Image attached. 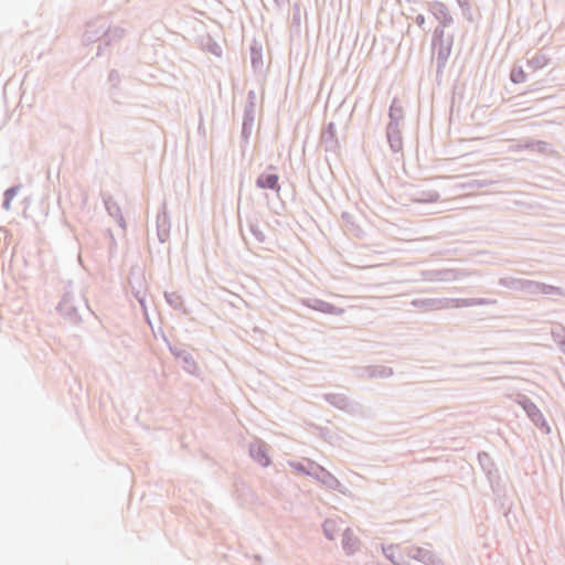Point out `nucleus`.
Returning a JSON list of instances; mask_svg holds the SVG:
<instances>
[{"label":"nucleus","mask_w":565,"mask_h":565,"mask_svg":"<svg viewBox=\"0 0 565 565\" xmlns=\"http://www.w3.org/2000/svg\"><path fill=\"white\" fill-rule=\"evenodd\" d=\"M402 113V109L401 108H396L395 107V103H393V105L391 106V117H395L396 114L399 116Z\"/></svg>","instance_id":"nucleus-3"},{"label":"nucleus","mask_w":565,"mask_h":565,"mask_svg":"<svg viewBox=\"0 0 565 565\" xmlns=\"http://www.w3.org/2000/svg\"><path fill=\"white\" fill-rule=\"evenodd\" d=\"M510 77L513 83L519 84V83H523L525 81L526 74L521 67H514L511 71Z\"/></svg>","instance_id":"nucleus-2"},{"label":"nucleus","mask_w":565,"mask_h":565,"mask_svg":"<svg viewBox=\"0 0 565 565\" xmlns=\"http://www.w3.org/2000/svg\"><path fill=\"white\" fill-rule=\"evenodd\" d=\"M263 465H268V460L265 458V461L263 462Z\"/></svg>","instance_id":"nucleus-4"},{"label":"nucleus","mask_w":565,"mask_h":565,"mask_svg":"<svg viewBox=\"0 0 565 565\" xmlns=\"http://www.w3.org/2000/svg\"><path fill=\"white\" fill-rule=\"evenodd\" d=\"M257 185L262 189H273L277 192L280 190L278 175L273 173L259 175L257 179Z\"/></svg>","instance_id":"nucleus-1"}]
</instances>
